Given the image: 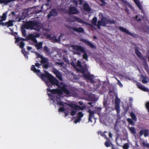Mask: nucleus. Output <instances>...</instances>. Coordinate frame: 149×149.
Listing matches in <instances>:
<instances>
[{"instance_id":"nucleus-1","label":"nucleus","mask_w":149,"mask_h":149,"mask_svg":"<svg viewBox=\"0 0 149 149\" xmlns=\"http://www.w3.org/2000/svg\"><path fill=\"white\" fill-rule=\"evenodd\" d=\"M42 77H46V78L48 80L45 82L49 87L47 89V91L54 94L62 95L63 93L66 95L70 94V91L66 88V86L65 85L61 86L59 84L58 80L50 74H43Z\"/></svg>"},{"instance_id":"nucleus-2","label":"nucleus","mask_w":149,"mask_h":149,"mask_svg":"<svg viewBox=\"0 0 149 149\" xmlns=\"http://www.w3.org/2000/svg\"><path fill=\"white\" fill-rule=\"evenodd\" d=\"M41 28V26L39 22L36 21H27L22 27L21 31L22 36L26 37L27 34L25 29L31 30H34L38 31H40Z\"/></svg>"},{"instance_id":"nucleus-3","label":"nucleus","mask_w":149,"mask_h":149,"mask_svg":"<svg viewBox=\"0 0 149 149\" xmlns=\"http://www.w3.org/2000/svg\"><path fill=\"white\" fill-rule=\"evenodd\" d=\"M71 47L74 50H76L80 51L81 53H83L84 54L83 55V58L84 59H86L87 61H88V56L87 53L85 51L84 47L77 45H72Z\"/></svg>"},{"instance_id":"nucleus-4","label":"nucleus","mask_w":149,"mask_h":149,"mask_svg":"<svg viewBox=\"0 0 149 149\" xmlns=\"http://www.w3.org/2000/svg\"><path fill=\"white\" fill-rule=\"evenodd\" d=\"M31 70L33 71L39 77L43 80H44L45 78H46V77H42L43 74H50L48 72L45 71V73L42 74L40 70L37 69L35 68V65H32L31 68Z\"/></svg>"},{"instance_id":"nucleus-5","label":"nucleus","mask_w":149,"mask_h":149,"mask_svg":"<svg viewBox=\"0 0 149 149\" xmlns=\"http://www.w3.org/2000/svg\"><path fill=\"white\" fill-rule=\"evenodd\" d=\"M69 21L70 22H77L78 23L81 24H84L87 25L91 26V25L88 23H87L83 20L82 19H80L78 17H77L75 16H72L69 17Z\"/></svg>"},{"instance_id":"nucleus-6","label":"nucleus","mask_w":149,"mask_h":149,"mask_svg":"<svg viewBox=\"0 0 149 149\" xmlns=\"http://www.w3.org/2000/svg\"><path fill=\"white\" fill-rule=\"evenodd\" d=\"M119 29L121 31L127 34L130 35L134 38H137L139 37V36L136 34L131 33L130 32L129 30L121 26L119 27Z\"/></svg>"},{"instance_id":"nucleus-7","label":"nucleus","mask_w":149,"mask_h":149,"mask_svg":"<svg viewBox=\"0 0 149 149\" xmlns=\"http://www.w3.org/2000/svg\"><path fill=\"white\" fill-rule=\"evenodd\" d=\"M68 12L70 14H76L79 13V11L74 6L70 7L68 9Z\"/></svg>"},{"instance_id":"nucleus-8","label":"nucleus","mask_w":149,"mask_h":149,"mask_svg":"<svg viewBox=\"0 0 149 149\" xmlns=\"http://www.w3.org/2000/svg\"><path fill=\"white\" fill-rule=\"evenodd\" d=\"M53 73L55 74L56 77L60 81L63 80L61 73L56 68H54L52 70Z\"/></svg>"},{"instance_id":"nucleus-9","label":"nucleus","mask_w":149,"mask_h":149,"mask_svg":"<svg viewBox=\"0 0 149 149\" xmlns=\"http://www.w3.org/2000/svg\"><path fill=\"white\" fill-rule=\"evenodd\" d=\"M74 105H75V104H68V106H69L71 108L70 109V110H71L70 114L72 116H74L76 114L77 111H78V110L76 109H75L74 108L72 107H74Z\"/></svg>"},{"instance_id":"nucleus-10","label":"nucleus","mask_w":149,"mask_h":149,"mask_svg":"<svg viewBox=\"0 0 149 149\" xmlns=\"http://www.w3.org/2000/svg\"><path fill=\"white\" fill-rule=\"evenodd\" d=\"M58 13L55 9H52L51 11L47 15V17L48 18H49L51 16H56L57 15Z\"/></svg>"},{"instance_id":"nucleus-11","label":"nucleus","mask_w":149,"mask_h":149,"mask_svg":"<svg viewBox=\"0 0 149 149\" xmlns=\"http://www.w3.org/2000/svg\"><path fill=\"white\" fill-rule=\"evenodd\" d=\"M133 1L139 9L141 10L142 13H144V10L139 0H133Z\"/></svg>"},{"instance_id":"nucleus-12","label":"nucleus","mask_w":149,"mask_h":149,"mask_svg":"<svg viewBox=\"0 0 149 149\" xmlns=\"http://www.w3.org/2000/svg\"><path fill=\"white\" fill-rule=\"evenodd\" d=\"M83 77L86 79L90 80L91 83H93L94 82L93 79L91 77L89 73L87 74L86 73L84 74Z\"/></svg>"},{"instance_id":"nucleus-13","label":"nucleus","mask_w":149,"mask_h":149,"mask_svg":"<svg viewBox=\"0 0 149 149\" xmlns=\"http://www.w3.org/2000/svg\"><path fill=\"white\" fill-rule=\"evenodd\" d=\"M81 41L91 48H93L95 47V46L93 44L85 39L81 38Z\"/></svg>"},{"instance_id":"nucleus-14","label":"nucleus","mask_w":149,"mask_h":149,"mask_svg":"<svg viewBox=\"0 0 149 149\" xmlns=\"http://www.w3.org/2000/svg\"><path fill=\"white\" fill-rule=\"evenodd\" d=\"M135 52L138 57L141 60H142L143 61H145L146 60L144 58L141 53L138 50L137 48L135 49Z\"/></svg>"},{"instance_id":"nucleus-15","label":"nucleus","mask_w":149,"mask_h":149,"mask_svg":"<svg viewBox=\"0 0 149 149\" xmlns=\"http://www.w3.org/2000/svg\"><path fill=\"white\" fill-rule=\"evenodd\" d=\"M136 86L138 88L144 91H148V89L147 88L145 87L140 83L137 82Z\"/></svg>"},{"instance_id":"nucleus-16","label":"nucleus","mask_w":149,"mask_h":149,"mask_svg":"<svg viewBox=\"0 0 149 149\" xmlns=\"http://www.w3.org/2000/svg\"><path fill=\"white\" fill-rule=\"evenodd\" d=\"M68 28L73 29L74 31L78 33H83L84 32V29L81 27H79L78 28L69 27Z\"/></svg>"},{"instance_id":"nucleus-17","label":"nucleus","mask_w":149,"mask_h":149,"mask_svg":"<svg viewBox=\"0 0 149 149\" xmlns=\"http://www.w3.org/2000/svg\"><path fill=\"white\" fill-rule=\"evenodd\" d=\"M149 133V130L147 129L144 130H141L139 132L140 136H141L143 134L144 136L145 137H146L148 136Z\"/></svg>"},{"instance_id":"nucleus-18","label":"nucleus","mask_w":149,"mask_h":149,"mask_svg":"<svg viewBox=\"0 0 149 149\" xmlns=\"http://www.w3.org/2000/svg\"><path fill=\"white\" fill-rule=\"evenodd\" d=\"M88 112L89 113V116L88 118V122H92V118L94 117V114L95 112L93 111H91L90 109H89Z\"/></svg>"},{"instance_id":"nucleus-19","label":"nucleus","mask_w":149,"mask_h":149,"mask_svg":"<svg viewBox=\"0 0 149 149\" xmlns=\"http://www.w3.org/2000/svg\"><path fill=\"white\" fill-rule=\"evenodd\" d=\"M101 20L103 24V26H105L108 24V19L106 17H102Z\"/></svg>"},{"instance_id":"nucleus-20","label":"nucleus","mask_w":149,"mask_h":149,"mask_svg":"<svg viewBox=\"0 0 149 149\" xmlns=\"http://www.w3.org/2000/svg\"><path fill=\"white\" fill-rule=\"evenodd\" d=\"M84 9L86 11L89 12L91 10V8L87 3H84L83 5Z\"/></svg>"},{"instance_id":"nucleus-21","label":"nucleus","mask_w":149,"mask_h":149,"mask_svg":"<svg viewBox=\"0 0 149 149\" xmlns=\"http://www.w3.org/2000/svg\"><path fill=\"white\" fill-rule=\"evenodd\" d=\"M74 106H72V107L78 110V111L81 110H82L83 109H84L86 107V106L85 105H84L82 106V107H81L80 106L76 105H74Z\"/></svg>"},{"instance_id":"nucleus-22","label":"nucleus","mask_w":149,"mask_h":149,"mask_svg":"<svg viewBox=\"0 0 149 149\" xmlns=\"http://www.w3.org/2000/svg\"><path fill=\"white\" fill-rule=\"evenodd\" d=\"M141 77L143 79L142 81L143 83H147L149 82V79L146 76L144 75H142Z\"/></svg>"},{"instance_id":"nucleus-23","label":"nucleus","mask_w":149,"mask_h":149,"mask_svg":"<svg viewBox=\"0 0 149 149\" xmlns=\"http://www.w3.org/2000/svg\"><path fill=\"white\" fill-rule=\"evenodd\" d=\"M15 0H0V4L4 3L5 5L14 1Z\"/></svg>"},{"instance_id":"nucleus-24","label":"nucleus","mask_w":149,"mask_h":149,"mask_svg":"<svg viewBox=\"0 0 149 149\" xmlns=\"http://www.w3.org/2000/svg\"><path fill=\"white\" fill-rule=\"evenodd\" d=\"M7 12H6L4 13L2 16H0V19H1V20L2 22L6 20L7 18Z\"/></svg>"},{"instance_id":"nucleus-25","label":"nucleus","mask_w":149,"mask_h":149,"mask_svg":"<svg viewBox=\"0 0 149 149\" xmlns=\"http://www.w3.org/2000/svg\"><path fill=\"white\" fill-rule=\"evenodd\" d=\"M29 38L31 39L35 42H37V40L35 38V36L32 34H30L29 36Z\"/></svg>"},{"instance_id":"nucleus-26","label":"nucleus","mask_w":149,"mask_h":149,"mask_svg":"<svg viewBox=\"0 0 149 149\" xmlns=\"http://www.w3.org/2000/svg\"><path fill=\"white\" fill-rule=\"evenodd\" d=\"M97 17H94L92 20V24L94 26H96L97 25Z\"/></svg>"},{"instance_id":"nucleus-27","label":"nucleus","mask_w":149,"mask_h":149,"mask_svg":"<svg viewBox=\"0 0 149 149\" xmlns=\"http://www.w3.org/2000/svg\"><path fill=\"white\" fill-rule=\"evenodd\" d=\"M43 43L40 42L35 45V47L37 48L38 50H39L42 48Z\"/></svg>"},{"instance_id":"nucleus-28","label":"nucleus","mask_w":149,"mask_h":149,"mask_svg":"<svg viewBox=\"0 0 149 149\" xmlns=\"http://www.w3.org/2000/svg\"><path fill=\"white\" fill-rule=\"evenodd\" d=\"M107 132L106 131H104L103 132H101V131H100L98 132V133H100V135L104 137V138H106V139L108 140V138L107 137L106 135L104 133H106Z\"/></svg>"},{"instance_id":"nucleus-29","label":"nucleus","mask_w":149,"mask_h":149,"mask_svg":"<svg viewBox=\"0 0 149 149\" xmlns=\"http://www.w3.org/2000/svg\"><path fill=\"white\" fill-rule=\"evenodd\" d=\"M15 43H17L20 40H25V39L20 37H15Z\"/></svg>"},{"instance_id":"nucleus-30","label":"nucleus","mask_w":149,"mask_h":149,"mask_svg":"<svg viewBox=\"0 0 149 149\" xmlns=\"http://www.w3.org/2000/svg\"><path fill=\"white\" fill-rule=\"evenodd\" d=\"M120 104H115V109L117 111V114H118L120 113Z\"/></svg>"},{"instance_id":"nucleus-31","label":"nucleus","mask_w":149,"mask_h":149,"mask_svg":"<svg viewBox=\"0 0 149 149\" xmlns=\"http://www.w3.org/2000/svg\"><path fill=\"white\" fill-rule=\"evenodd\" d=\"M130 116L131 117L132 119L133 120H134L135 121H136L137 118H136V116L135 114L132 112L130 113Z\"/></svg>"},{"instance_id":"nucleus-32","label":"nucleus","mask_w":149,"mask_h":149,"mask_svg":"<svg viewBox=\"0 0 149 149\" xmlns=\"http://www.w3.org/2000/svg\"><path fill=\"white\" fill-rule=\"evenodd\" d=\"M40 62L42 64L45 63H47V59L43 57L41 59Z\"/></svg>"},{"instance_id":"nucleus-33","label":"nucleus","mask_w":149,"mask_h":149,"mask_svg":"<svg viewBox=\"0 0 149 149\" xmlns=\"http://www.w3.org/2000/svg\"><path fill=\"white\" fill-rule=\"evenodd\" d=\"M7 22V27L13 26V21L12 20H9L8 22Z\"/></svg>"},{"instance_id":"nucleus-34","label":"nucleus","mask_w":149,"mask_h":149,"mask_svg":"<svg viewBox=\"0 0 149 149\" xmlns=\"http://www.w3.org/2000/svg\"><path fill=\"white\" fill-rule=\"evenodd\" d=\"M111 143L109 141H106L104 143L105 146L107 147H108L111 146Z\"/></svg>"},{"instance_id":"nucleus-35","label":"nucleus","mask_w":149,"mask_h":149,"mask_svg":"<svg viewBox=\"0 0 149 149\" xmlns=\"http://www.w3.org/2000/svg\"><path fill=\"white\" fill-rule=\"evenodd\" d=\"M87 69L86 67V68L82 67V68H81V69L80 70V71L81 72L83 75L85 73V72L86 71Z\"/></svg>"},{"instance_id":"nucleus-36","label":"nucleus","mask_w":149,"mask_h":149,"mask_svg":"<svg viewBox=\"0 0 149 149\" xmlns=\"http://www.w3.org/2000/svg\"><path fill=\"white\" fill-rule=\"evenodd\" d=\"M130 131L131 133L133 134H135L136 133V130L134 127H130L129 128Z\"/></svg>"},{"instance_id":"nucleus-37","label":"nucleus","mask_w":149,"mask_h":149,"mask_svg":"<svg viewBox=\"0 0 149 149\" xmlns=\"http://www.w3.org/2000/svg\"><path fill=\"white\" fill-rule=\"evenodd\" d=\"M127 121L131 125H134V123L133 121L131 119L127 118Z\"/></svg>"},{"instance_id":"nucleus-38","label":"nucleus","mask_w":149,"mask_h":149,"mask_svg":"<svg viewBox=\"0 0 149 149\" xmlns=\"http://www.w3.org/2000/svg\"><path fill=\"white\" fill-rule=\"evenodd\" d=\"M84 116V114L81 111L79 112L78 113V116L80 119V118Z\"/></svg>"},{"instance_id":"nucleus-39","label":"nucleus","mask_w":149,"mask_h":149,"mask_svg":"<svg viewBox=\"0 0 149 149\" xmlns=\"http://www.w3.org/2000/svg\"><path fill=\"white\" fill-rule=\"evenodd\" d=\"M115 22L114 20H111L108 19V24L109 23L110 24H115Z\"/></svg>"},{"instance_id":"nucleus-40","label":"nucleus","mask_w":149,"mask_h":149,"mask_svg":"<svg viewBox=\"0 0 149 149\" xmlns=\"http://www.w3.org/2000/svg\"><path fill=\"white\" fill-rule=\"evenodd\" d=\"M120 100L117 97L115 98V104H120Z\"/></svg>"},{"instance_id":"nucleus-41","label":"nucleus","mask_w":149,"mask_h":149,"mask_svg":"<svg viewBox=\"0 0 149 149\" xmlns=\"http://www.w3.org/2000/svg\"><path fill=\"white\" fill-rule=\"evenodd\" d=\"M49 66V64L47 63L43 64V67L44 68L47 69L48 68Z\"/></svg>"},{"instance_id":"nucleus-42","label":"nucleus","mask_w":149,"mask_h":149,"mask_svg":"<svg viewBox=\"0 0 149 149\" xmlns=\"http://www.w3.org/2000/svg\"><path fill=\"white\" fill-rule=\"evenodd\" d=\"M42 12V10H36L33 12H32L31 13L32 14H37L40 13Z\"/></svg>"},{"instance_id":"nucleus-43","label":"nucleus","mask_w":149,"mask_h":149,"mask_svg":"<svg viewBox=\"0 0 149 149\" xmlns=\"http://www.w3.org/2000/svg\"><path fill=\"white\" fill-rule=\"evenodd\" d=\"M123 149H128L129 148V145L127 143H125L123 146Z\"/></svg>"},{"instance_id":"nucleus-44","label":"nucleus","mask_w":149,"mask_h":149,"mask_svg":"<svg viewBox=\"0 0 149 149\" xmlns=\"http://www.w3.org/2000/svg\"><path fill=\"white\" fill-rule=\"evenodd\" d=\"M19 47L21 48H24V43L23 41H21L20 43Z\"/></svg>"},{"instance_id":"nucleus-45","label":"nucleus","mask_w":149,"mask_h":149,"mask_svg":"<svg viewBox=\"0 0 149 149\" xmlns=\"http://www.w3.org/2000/svg\"><path fill=\"white\" fill-rule=\"evenodd\" d=\"M44 50L47 53H49V50L47 46H45L44 47Z\"/></svg>"},{"instance_id":"nucleus-46","label":"nucleus","mask_w":149,"mask_h":149,"mask_svg":"<svg viewBox=\"0 0 149 149\" xmlns=\"http://www.w3.org/2000/svg\"><path fill=\"white\" fill-rule=\"evenodd\" d=\"M51 39L52 40L54 41V42H58V40L57 39H56V36H53L51 38Z\"/></svg>"},{"instance_id":"nucleus-47","label":"nucleus","mask_w":149,"mask_h":149,"mask_svg":"<svg viewBox=\"0 0 149 149\" xmlns=\"http://www.w3.org/2000/svg\"><path fill=\"white\" fill-rule=\"evenodd\" d=\"M22 53L23 54L24 57L25 58H28V53L27 52H26L25 51H24V52H22Z\"/></svg>"},{"instance_id":"nucleus-48","label":"nucleus","mask_w":149,"mask_h":149,"mask_svg":"<svg viewBox=\"0 0 149 149\" xmlns=\"http://www.w3.org/2000/svg\"><path fill=\"white\" fill-rule=\"evenodd\" d=\"M135 18L136 19V21L138 22L141 21L142 20L141 18L140 17H138L137 15L136 16Z\"/></svg>"},{"instance_id":"nucleus-49","label":"nucleus","mask_w":149,"mask_h":149,"mask_svg":"<svg viewBox=\"0 0 149 149\" xmlns=\"http://www.w3.org/2000/svg\"><path fill=\"white\" fill-rule=\"evenodd\" d=\"M100 1L102 3V4L101 5V6H104L106 4V2L104 0H100Z\"/></svg>"},{"instance_id":"nucleus-50","label":"nucleus","mask_w":149,"mask_h":149,"mask_svg":"<svg viewBox=\"0 0 149 149\" xmlns=\"http://www.w3.org/2000/svg\"><path fill=\"white\" fill-rule=\"evenodd\" d=\"M2 25L3 26H7V22H0V25Z\"/></svg>"},{"instance_id":"nucleus-51","label":"nucleus","mask_w":149,"mask_h":149,"mask_svg":"<svg viewBox=\"0 0 149 149\" xmlns=\"http://www.w3.org/2000/svg\"><path fill=\"white\" fill-rule=\"evenodd\" d=\"M142 144L144 146L149 148V143L146 144L145 142H143Z\"/></svg>"},{"instance_id":"nucleus-52","label":"nucleus","mask_w":149,"mask_h":149,"mask_svg":"<svg viewBox=\"0 0 149 149\" xmlns=\"http://www.w3.org/2000/svg\"><path fill=\"white\" fill-rule=\"evenodd\" d=\"M97 24H98V25H100V26H103V24L101 20H99L97 22Z\"/></svg>"},{"instance_id":"nucleus-53","label":"nucleus","mask_w":149,"mask_h":149,"mask_svg":"<svg viewBox=\"0 0 149 149\" xmlns=\"http://www.w3.org/2000/svg\"><path fill=\"white\" fill-rule=\"evenodd\" d=\"M65 109L63 107H60L59 108V111L61 112L64 111Z\"/></svg>"},{"instance_id":"nucleus-54","label":"nucleus","mask_w":149,"mask_h":149,"mask_svg":"<svg viewBox=\"0 0 149 149\" xmlns=\"http://www.w3.org/2000/svg\"><path fill=\"white\" fill-rule=\"evenodd\" d=\"M146 107L148 110V111L149 112V102H148L146 104Z\"/></svg>"},{"instance_id":"nucleus-55","label":"nucleus","mask_w":149,"mask_h":149,"mask_svg":"<svg viewBox=\"0 0 149 149\" xmlns=\"http://www.w3.org/2000/svg\"><path fill=\"white\" fill-rule=\"evenodd\" d=\"M36 55L37 58H40L41 59L43 57L42 55L38 53H36Z\"/></svg>"},{"instance_id":"nucleus-56","label":"nucleus","mask_w":149,"mask_h":149,"mask_svg":"<svg viewBox=\"0 0 149 149\" xmlns=\"http://www.w3.org/2000/svg\"><path fill=\"white\" fill-rule=\"evenodd\" d=\"M41 65V64L39 63H36L35 64V66L38 68H39L40 66Z\"/></svg>"},{"instance_id":"nucleus-57","label":"nucleus","mask_w":149,"mask_h":149,"mask_svg":"<svg viewBox=\"0 0 149 149\" xmlns=\"http://www.w3.org/2000/svg\"><path fill=\"white\" fill-rule=\"evenodd\" d=\"M58 104L60 106H63L64 104L63 102L62 101H60L58 102Z\"/></svg>"},{"instance_id":"nucleus-58","label":"nucleus","mask_w":149,"mask_h":149,"mask_svg":"<svg viewBox=\"0 0 149 149\" xmlns=\"http://www.w3.org/2000/svg\"><path fill=\"white\" fill-rule=\"evenodd\" d=\"M111 149H117V147L113 144H111Z\"/></svg>"},{"instance_id":"nucleus-59","label":"nucleus","mask_w":149,"mask_h":149,"mask_svg":"<svg viewBox=\"0 0 149 149\" xmlns=\"http://www.w3.org/2000/svg\"><path fill=\"white\" fill-rule=\"evenodd\" d=\"M73 2L74 4H75L76 6L78 5V3L76 0H73Z\"/></svg>"},{"instance_id":"nucleus-60","label":"nucleus","mask_w":149,"mask_h":149,"mask_svg":"<svg viewBox=\"0 0 149 149\" xmlns=\"http://www.w3.org/2000/svg\"><path fill=\"white\" fill-rule=\"evenodd\" d=\"M118 84L120 87H122L123 86V85L119 80H118Z\"/></svg>"},{"instance_id":"nucleus-61","label":"nucleus","mask_w":149,"mask_h":149,"mask_svg":"<svg viewBox=\"0 0 149 149\" xmlns=\"http://www.w3.org/2000/svg\"><path fill=\"white\" fill-rule=\"evenodd\" d=\"M35 38H38L40 37V35L39 33L36 34L35 35Z\"/></svg>"},{"instance_id":"nucleus-62","label":"nucleus","mask_w":149,"mask_h":149,"mask_svg":"<svg viewBox=\"0 0 149 149\" xmlns=\"http://www.w3.org/2000/svg\"><path fill=\"white\" fill-rule=\"evenodd\" d=\"M107 102L104 101L103 102V104L104 106V107L106 108L107 107Z\"/></svg>"},{"instance_id":"nucleus-63","label":"nucleus","mask_w":149,"mask_h":149,"mask_svg":"<svg viewBox=\"0 0 149 149\" xmlns=\"http://www.w3.org/2000/svg\"><path fill=\"white\" fill-rule=\"evenodd\" d=\"M11 14L12 15V16L13 17L16 16L15 13L14 11H12L11 13Z\"/></svg>"},{"instance_id":"nucleus-64","label":"nucleus","mask_w":149,"mask_h":149,"mask_svg":"<svg viewBox=\"0 0 149 149\" xmlns=\"http://www.w3.org/2000/svg\"><path fill=\"white\" fill-rule=\"evenodd\" d=\"M78 104L80 105H83L84 103L82 101H80L78 102Z\"/></svg>"}]
</instances>
